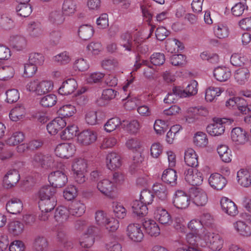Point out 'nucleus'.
I'll return each instance as SVG.
<instances>
[{
	"label": "nucleus",
	"mask_w": 251,
	"mask_h": 251,
	"mask_svg": "<svg viewBox=\"0 0 251 251\" xmlns=\"http://www.w3.org/2000/svg\"><path fill=\"white\" fill-rule=\"evenodd\" d=\"M208 182L213 188L217 190L223 189L227 183L226 178L218 173H214L211 175Z\"/></svg>",
	"instance_id": "nucleus-10"
},
{
	"label": "nucleus",
	"mask_w": 251,
	"mask_h": 251,
	"mask_svg": "<svg viewBox=\"0 0 251 251\" xmlns=\"http://www.w3.org/2000/svg\"><path fill=\"white\" fill-rule=\"evenodd\" d=\"M94 32L93 28L90 25H82L79 28L78 35L82 40H87L93 36Z\"/></svg>",
	"instance_id": "nucleus-38"
},
{
	"label": "nucleus",
	"mask_w": 251,
	"mask_h": 251,
	"mask_svg": "<svg viewBox=\"0 0 251 251\" xmlns=\"http://www.w3.org/2000/svg\"><path fill=\"white\" fill-rule=\"evenodd\" d=\"M94 241V235L84 234L80 241V245L83 248H89L92 246Z\"/></svg>",
	"instance_id": "nucleus-63"
},
{
	"label": "nucleus",
	"mask_w": 251,
	"mask_h": 251,
	"mask_svg": "<svg viewBox=\"0 0 251 251\" xmlns=\"http://www.w3.org/2000/svg\"><path fill=\"white\" fill-rule=\"evenodd\" d=\"M97 188L102 194L109 196L113 191L114 185L109 180L104 179L98 183Z\"/></svg>",
	"instance_id": "nucleus-27"
},
{
	"label": "nucleus",
	"mask_w": 251,
	"mask_h": 251,
	"mask_svg": "<svg viewBox=\"0 0 251 251\" xmlns=\"http://www.w3.org/2000/svg\"><path fill=\"white\" fill-rule=\"evenodd\" d=\"M184 160L185 163L192 168L198 165V156L192 149H188L185 152Z\"/></svg>",
	"instance_id": "nucleus-31"
},
{
	"label": "nucleus",
	"mask_w": 251,
	"mask_h": 251,
	"mask_svg": "<svg viewBox=\"0 0 251 251\" xmlns=\"http://www.w3.org/2000/svg\"><path fill=\"white\" fill-rule=\"evenodd\" d=\"M56 198H51L50 199H42L39 200L38 205L40 210L45 212H51L56 205Z\"/></svg>",
	"instance_id": "nucleus-20"
},
{
	"label": "nucleus",
	"mask_w": 251,
	"mask_h": 251,
	"mask_svg": "<svg viewBox=\"0 0 251 251\" xmlns=\"http://www.w3.org/2000/svg\"><path fill=\"white\" fill-rule=\"evenodd\" d=\"M214 76L219 81H227L231 76L229 69L225 67H218L214 70Z\"/></svg>",
	"instance_id": "nucleus-23"
},
{
	"label": "nucleus",
	"mask_w": 251,
	"mask_h": 251,
	"mask_svg": "<svg viewBox=\"0 0 251 251\" xmlns=\"http://www.w3.org/2000/svg\"><path fill=\"white\" fill-rule=\"evenodd\" d=\"M23 203L21 201L17 198L11 199L7 203L6 205L7 211L13 214L20 213L23 209Z\"/></svg>",
	"instance_id": "nucleus-21"
},
{
	"label": "nucleus",
	"mask_w": 251,
	"mask_h": 251,
	"mask_svg": "<svg viewBox=\"0 0 251 251\" xmlns=\"http://www.w3.org/2000/svg\"><path fill=\"white\" fill-rule=\"evenodd\" d=\"M185 93L182 91L180 87H174L173 89V92L168 93L167 97L164 99V101L166 103H174L178 98H183Z\"/></svg>",
	"instance_id": "nucleus-32"
},
{
	"label": "nucleus",
	"mask_w": 251,
	"mask_h": 251,
	"mask_svg": "<svg viewBox=\"0 0 251 251\" xmlns=\"http://www.w3.org/2000/svg\"><path fill=\"white\" fill-rule=\"evenodd\" d=\"M197 85L198 83L196 80H192L190 83L188 85L185 90L182 89V91L184 92L185 93L183 98L196 95L198 92Z\"/></svg>",
	"instance_id": "nucleus-57"
},
{
	"label": "nucleus",
	"mask_w": 251,
	"mask_h": 251,
	"mask_svg": "<svg viewBox=\"0 0 251 251\" xmlns=\"http://www.w3.org/2000/svg\"><path fill=\"white\" fill-rule=\"evenodd\" d=\"M76 4L73 0H64L62 5V11L65 15L74 14L76 11Z\"/></svg>",
	"instance_id": "nucleus-44"
},
{
	"label": "nucleus",
	"mask_w": 251,
	"mask_h": 251,
	"mask_svg": "<svg viewBox=\"0 0 251 251\" xmlns=\"http://www.w3.org/2000/svg\"><path fill=\"white\" fill-rule=\"evenodd\" d=\"M16 12L19 16L27 17L31 13V6L28 3L19 4L16 7Z\"/></svg>",
	"instance_id": "nucleus-48"
},
{
	"label": "nucleus",
	"mask_w": 251,
	"mask_h": 251,
	"mask_svg": "<svg viewBox=\"0 0 251 251\" xmlns=\"http://www.w3.org/2000/svg\"><path fill=\"white\" fill-rule=\"evenodd\" d=\"M33 247L35 251H47L49 247L48 241L45 237L37 235L34 239Z\"/></svg>",
	"instance_id": "nucleus-24"
},
{
	"label": "nucleus",
	"mask_w": 251,
	"mask_h": 251,
	"mask_svg": "<svg viewBox=\"0 0 251 251\" xmlns=\"http://www.w3.org/2000/svg\"><path fill=\"white\" fill-rule=\"evenodd\" d=\"M193 202L199 206L205 205L208 201V198L206 193L199 189H196L193 192Z\"/></svg>",
	"instance_id": "nucleus-16"
},
{
	"label": "nucleus",
	"mask_w": 251,
	"mask_h": 251,
	"mask_svg": "<svg viewBox=\"0 0 251 251\" xmlns=\"http://www.w3.org/2000/svg\"><path fill=\"white\" fill-rule=\"evenodd\" d=\"M127 234L128 237L133 241L141 242L144 238V234L138 224H130L127 227Z\"/></svg>",
	"instance_id": "nucleus-8"
},
{
	"label": "nucleus",
	"mask_w": 251,
	"mask_h": 251,
	"mask_svg": "<svg viewBox=\"0 0 251 251\" xmlns=\"http://www.w3.org/2000/svg\"><path fill=\"white\" fill-rule=\"evenodd\" d=\"M44 61V56L39 53H31L28 58V62L35 65L36 66H41Z\"/></svg>",
	"instance_id": "nucleus-56"
},
{
	"label": "nucleus",
	"mask_w": 251,
	"mask_h": 251,
	"mask_svg": "<svg viewBox=\"0 0 251 251\" xmlns=\"http://www.w3.org/2000/svg\"><path fill=\"white\" fill-rule=\"evenodd\" d=\"M221 94V90L219 88L209 87L205 92V100L207 101H212L217 96Z\"/></svg>",
	"instance_id": "nucleus-55"
},
{
	"label": "nucleus",
	"mask_w": 251,
	"mask_h": 251,
	"mask_svg": "<svg viewBox=\"0 0 251 251\" xmlns=\"http://www.w3.org/2000/svg\"><path fill=\"white\" fill-rule=\"evenodd\" d=\"M122 127L125 128L130 134H135L139 131L140 125L139 122L136 120H133L130 122L127 120H123Z\"/></svg>",
	"instance_id": "nucleus-36"
},
{
	"label": "nucleus",
	"mask_w": 251,
	"mask_h": 251,
	"mask_svg": "<svg viewBox=\"0 0 251 251\" xmlns=\"http://www.w3.org/2000/svg\"><path fill=\"white\" fill-rule=\"evenodd\" d=\"M150 59L151 63L153 65L160 66L163 65L165 62V57L163 53L156 52L151 55Z\"/></svg>",
	"instance_id": "nucleus-58"
},
{
	"label": "nucleus",
	"mask_w": 251,
	"mask_h": 251,
	"mask_svg": "<svg viewBox=\"0 0 251 251\" xmlns=\"http://www.w3.org/2000/svg\"><path fill=\"white\" fill-rule=\"evenodd\" d=\"M53 84L50 81H43L39 83L37 94L41 95L45 94L51 91Z\"/></svg>",
	"instance_id": "nucleus-54"
},
{
	"label": "nucleus",
	"mask_w": 251,
	"mask_h": 251,
	"mask_svg": "<svg viewBox=\"0 0 251 251\" xmlns=\"http://www.w3.org/2000/svg\"><path fill=\"white\" fill-rule=\"evenodd\" d=\"M250 72L246 68H240L234 73V78L237 82L240 84H244L250 77Z\"/></svg>",
	"instance_id": "nucleus-28"
},
{
	"label": "nucleus",
	"mask_w": 251,
	"mask_h": 251,
	"mask_svg": "<svg viewBox=\"0 0 251 251\" xmlns=\"http://www.w3.org/2000/svg\"><path fill=\"white\" fill-rule=\"evenodd\" d=\"M190 202V196L182 190H177L174 197L173 203L178 209H185L188 207Z\"/></svg>",
	"instance_id": "nucleus-4"
},
{
	"label": "nucleus",
	"mask_w": 251,
	"mask_h": 251,
	"mask_svg": "<svg viewBox=\"0 0 251 251\" xmlns=\"http://www.w3.org/2000/svg\"><path fill=\"white\" fill-rule=\"evenodd\" d=\"M10 44L13 49L17 50H21L25 48L26 41L24 37L16 36L11 38Z\"/></svg>",
	"instance_id": "nucleus-41"
},
{
	"label": "nucleus",
	"mask_w": 251,
	"mask_h": 251,
	"mask_svg": "<svg viewBox=\"0 0 251 251\" xmlns=\"http://www.w3.org/2000/svg\"><path fill=\"white\" fill-rule=\"evenodd\" d=\"M132 208L134 213L139 216H144L148 213L147 205L144 204L140 200H135L133 202Z\"/></svg>",
	"instance_id": "nucleus-39"
},
{
	"label": "nucleus",
	"mask_w": 251,
	"mask_h": 251,
	"mask_svg": "<svg viewBox=\"0 0 251 251\" xmlns=\"http://www.w3.org/2000/svg\"><path fill=\"white\" fill-rule=\"evenodd\" d=\"M162 180L172 186L176 185L177 175L176 171L172 169L165 170L162 175Z\"/></svg>",
	"instance_id": "nucleus-22"
},
{
	"label": "nucleus",
	"mask_w": 251,
	"mask_h": 251,
	"mask_svg": "<svg viewBox=\"0 0 251 251\" xmlns=\"http://www.w3.org/2000/svg\"><path fill=\"white\" fill-rule=\"evenodd\" d=\"M152 190L156 196L161 201H165L168 195V190L163 184L156 183L152 186Z\"/></svg>",
	"instance_id": "nucleus-26"
},
{
	"label": "nucleus",
	"mask_w": 251,
	"mask_h": 251,
	"mask_svg": "<svg viewBox=\"0 0 251 251\" xmlns=\"http://www.w3.org/2000/svg\"><path fill=\"white\" fill-rule=\"evenodd\" d=\"M14 75V69L9 66L0 68V80L6 81L13 77Z\"/></svg>",
	"instance_id": "nucleus-47"
},
{
	"label": "nucleus",
	"mask_w": 251,
	"mask_h": 251,
	"mask_svg": "<svg viewBox=\"0 0 251 251\" xmlns=\"http://www.w3.org/2000/svg\"><path fill=\"white\" fill-rule=\"evenodd\" d=\"M69 214L70 213L69 209L61 206L56 209L54 218L57 222L63 223L68 220Z\"/></svg>",
	"instance_id": "nucleus-34"
},
{
	"label": "nucleus",
	"mask_w": 251,
	"mask_h": 251,
	"mask_svg": "<svg viewBox=\"0 0 251 251\" xmlns=\"http://www.w3.org/2000/svg\"><path fill=\"white\" fill-rule=\"evenodd\" d=\"M33 163L44 169L53 168L57 167L56 162L53 156L50 154L36 153L32 158Z\"/></svg>",
	"instance_id": "nucleus-1"
},
{
	"label": "nucleus",
	"mask_w": 251,
	"mask_h": 251,
	"mask_svg": "<svg viewBox=\"0 0 251 251\" xmlns=\"http://www.w3.org/2000/svg\"><path fill=\"white\" fill-rule=\"evenodd\" d=\"M199 109L197 107H190L188 109V115L186 116V121L188 123L194 122L198 119Z\"/></svg>",
	"instance_id": "nucleus-62"
},
{
	"label": "nucleus",
	"mask_w": 251,
	"mask_h": 251,
	"mask_svg": "<svg viewBox=\"0 0 251 251\" xmlns=\"http://www.w3.org/2000/svg\"><path fill=\"white\" fill-rule=\"evenodd\" d=\"M56 189L51 186H45L42 187L38 192L39 200L42 199H50L55 198Z\"/></svg>",
	"instance_id": "nucleus-35"
},
{
	"label": "nucleus",
	"mask_w": 251,
	"mask_h": 251,
	"mask_svg": "<svg viewBox=\"0 0 251 251\" xmlns=\"http://www.w3.org/2000/svg\"><path fill=\"white\" fill-rule=\"evenodd\" d=\"M121 45L126 50L131 51L133 50V39L132 35L128 32L123 33L120 37Z\"/></svg>",
	"instance_id": "nucleus-33"
},
{
	"label": "nucleus",
	"mask_w": 251,
	"mask_h": 251,
	"mask_svg": "<svg viewBox=\"0 0 251 251\" xmlns=\"http://www.w3.org/2000/svg\"><path fill=\"white\" fill-rule=\"evenodd\" d=\"M194 143L198 147H204L208 144V139L206 134L198 132L194 137Z\"/></svg>",
	"instance_id": "nucleus-52"
},
{
	"label": "nucleus",
	"mask_w": 251,
	"mask_h": 251,
	"mask_svg": "<svg viewBox=\"0 0 251 251\" xmlns=\"http://www.w3.org/2000/svg\"><path fill=\"white\" fill-rule=\"evenodd\" d=\"M234 227L236 231L243 236H250L251 235V230L250 227L243 221L236 222L234 224Z\"/></svg>",
	"instance_id": "nucleus-42"
},
{
	"label": "nucleus",
	"mask_w": 251,
	"mask_h": 251,
	"mask_svg": "<svg viewBox=\"0 0 251 251\" xmlns=\"http://www.w3.org/2000/svg\"><path fill=\"white\" fill-rule=\"evenodd\" d=\"M6 101L8 103H12L16 102L19 99L18 91L15 89L7 90L6 92Z\"/></svg>",
	"instance_id": "nucleus-61"
},
{
	"label": "nucleus",
	"mask_w": 251,
	"mask_h": 251,
	"mask_svg": "<svg viewBox=\"0 0 251 251\" xmlns=\"http://www.w3.org/2000/svg\"><path fill=\"white\" fill-rule=\"evenodd\" d=\"M165 48L168 52L175 53L182 50L184 46L181 42L176 39H168L166 41Z\"/></svg>",
	"instance_id": "nucleus-25"
},
{
	"label": "nucleus",
	"mask_w": 251,
	"mask_h": 251,
	"mask_svg": "<svg viewBox=\"0 0 251 251\" xmlns=\"http://www.w3.org/2000/svg\"><path fill=\"white\" fill-rule=\"evenodd\" d=\"M143 226L146 232L151 236H156L160 233V228L158 225L153 220L146 221L143 223Z\"/></svg>",
	"instance_id": "nucleus-30"
},
{
	"label": "nucleus",
	"mask_w": 251,
	"mask_h": 251,
	"mask_svg": "<svg viewBox=\"0 0 251 251\" xmlns=\"http://www.w3.org/2000/svg\"><path fill=\"white\" fill-rule=\"evenodd\" d=\"M49 181L53 188H61L68 182L66 175L61 171L51 172L48 176Z\"/></svg>",
	"instance_id": "nucleus-3"
},
{
	"label": "nucleus",
	"mask_w": 251,
	"mask_h": 251,
	"mask_svg": "<svg viewBox=\"0 0 251 251\" xmlns=\"http://www.w3.org/2000/svg\"><path fill=\"white\" fill-rule=\"evenodd\" d=\"M213 123L209 125L206 127L207 132L212 136H217L223 134L225 127L224 124L227 122L226 119L215 117L213 119Z\"/></svg>",
	"instance_id": "nucleus-2"
},
{
	"label": "nucleus",
	"mask_w": 251,
	"mask_h": 251,
	"mask_svg": "<svg viewBox=\"0 0 251 251\" xmlns=\"http://www.w3.org/2000/svg\"><path fill=\"white\" fill-rule=\"evenodd\" d=\"M96 139V133L90 130H85L77 135V142L82 145H89L94 143Z\"/></svg>",
	"instance_id": "nucleus-9"
},
{
	"label": "nucleus",
	"mask_w": 251,
	"mask_h": 251,
	"mask_svg": "<svg viewBox=\"0 0 251 251\" xmlns=\"http://www.w3.org/2000/svg\"><path fill=\"white\" fill-rule=\"evenodd\" d=\"M20 178V174L17 170L9 171L3 177V185L6 188H10L17 183Z\"/></svg>",
	"instance_id": "nucleus-11"
},
{
	"label": "nucleus",
	"mask_w": 251,
	"mask_h": 251,
	"mask_svg": "<svg viewBox=\"0 0 251 251\" xmlns=\"http://www.w3.org/2000/svg\"><path fill=\"white\" fill-rule=\"evenodd\" d=\"M77 193L76 187L74 185H70L64 191L63 196L66 200L71 201L76 197Z\"/></svg>",
	"instance_id": "nucleus-60"
},
{
	"label": "nucleus",
	"mask_w": 251,
	"mask_h": 251,
	"mask_svg": "<svg viewBox=\"0 0 251 251\" xmlns=\"http://www.w3.org/2000/svg\"><path fill=\"white\" fill-rule=\"evenodd\" d=\"M123 124V121L121 122L118 118L115 117L109 119L104 126V129L107 132H110L114 131L119 126Z\"/></svg>",
	"instance_id": "nucleus-50"
},
{
	"label": "nucleus",
	"mask_w": 251,
	"mask_h": 251,
	"mask_svg": "<svg viewBox=\"0 0 251 251\" xmlns=\"http://www.w3.org/2000/svg\"><path fill=\"white\" fill-rule=\"evenodd\" d=\"M24 135L22 132H16L6 140V143L9 146H16L23 141Z\"/></svg>",
	"instance_id": "nucleus-53"
},
{
	"label": "nucleus",
	"mask_w": 251,
	"mask_h": 251,
	"mask_svg": "<svg viewBox=\"0 0 251 251\" xmlns=\"http://www.w3.org/2000/svg\"><path fill=\"white\" fill-rule=\"evenodd\" d=\"M77 132V127L75 125L68 126L60 134V137L63 140H70L73 139L76 135Z\"/></svg>",
	"instance_id": "nucleus-43"
},
{
	"label": "nucleus",
	"mask_w": 251,
	"mask_h": 251,
	"mask_svg": "<svg viewBox=\"0 0 251 251\" xmlns=\"http://www.w3.org/2000/svg\"><path fill=\"white\" fill-rule=\"evenodd\" d=\"M64 15L62 11L54 10L50 13L49 19L52 24L59 25L62 24L65 20Z\"/></svg>",
	"instance_id": "nucleus-46"
},
{
	"label": "nucleus",
	"mask_w": 251,
	"mask_h": 251,
	"mask_svg": "<svg viewBox=\"0 0 251 251\" xmlns=\"http://www.w3.org/2000/svg\"><path fill=\"white\" fill-rule=\"evenodd\" d=\"M25 114V108L23 105L16 106L13 108L9 113L10 119L15 122L23 119Z\"/></svg>",
	"instance_id": "nucleus-37"
},
{
	"label": "nucleus",
	"mask_w": 251,
	"mask_h": 251,
	"mask_svg": "<svg viewBox=\"0 0 251 251\" xmlns=\"http://www.w3.org/2000/svg\"><path fill=\"white\" fill-rule=\"evenodd\" d=\"M153 198V194L149 190H145L141 192L140 201L146 205L151 204Z\"/></svg>",
	"instance_id": "nucleus-59"
},
{
	"label": "nucleus",
	"mask_w": 251,
	"mask_h": 251,
	"mask_svg": "<svg viewBox=\"0 0 251 251\" xmlns=\"http://www.w3.org/2000/svg\"><path fill=\"white\" fill-rule=\"evenodd\" d=\"M221 205L223 210L231 216H235L238 213L236 205L227 198H222L221 200Z\"/></svg>",
	"instance_id": "nucleus-13"
},
{
	"label": "nucleus",
	"mask_w": 251,
	"mask_h": 251,
	"mask_svg": "<svg viewBox=\"0 0 251 251\" xmlns=\"http://www.w3.org/2000/svg\"><path fill=\"white\" fill-rule=\"evenodd\" d=\"M8 229L9 232L13 235H19L23 232L24 225L20 221H12L8 224Z\"/></svg>",
	"instance_id": "nucleus-40"
},
{
	"label": "nucleus",
	"mask_w": 251,
	"mask_h": 251,
	"mask_svg": "<svg viewBox=\"0 0 251 251\" xmlns=\"http://www.w3.org/2000/svg\"><path fill=\"white\" fill-rule=\"evenodd\" d=\"M238 183L242 186L248 187L251 184V174L247 170L240 169L237 173Z\"/></svg>",
	"instance_id": "nucleus-19"
},
{
	"label": "nucleus",
	"mask_w": 251,
	"mask_h": 251,
	"mask_svg": "<svg viewBox=\"0 0 251 251\" xmlns=\"http://www.w3.org/2000/svg\"><path fill=\"white\" fill-rule=\"evenodd\" d=\"M87 168V162L83 158L75 159L72 164V169L74 172H86Z\"/></svg>",
	"instance_id": "nucleus-45"
},
{
	"label": "nucleus",
	"mask_w": 251,
	"mask_h": 251,
	"mask_svg": "<svg viewBox=\"0 0 251 251\" xmlns=\"http://www.w3.org/2000/svg\"><path fill=\"white\" fill-rule=\"evenodd\" d=\"M66 125V123L63 118H57L47 125V129L50 134L55 135Z\"/></svg>",
	"instance_id": "nucleus-15"
},
{
	"label": "nucleus",
	"mask_w": 251,
	"mask_h": 251,
	"mask_svg": "<svg viewBox=\"0 0 251 251\" xmlns=\"http://www.w3.org/2000/svg\"><path fill=\"white\" fill-rule=\"evenodd\" d=\"M184 175L185 180L192 186L200 185L203 181L202 174L192 168L186 170Z\"/></svg>",
	"instance_id": "nucleus-5"
},
{
	"label": "nucleus",
	"mask_w": 251,
	"mask_h": 251,
	"mask_svg": "<svg viewBox=\"0 0 251 251\" xmlns=\"http://www.w3.org/2000/svg\"><path fill=\"white\" fill-rule=\"evenodd\" d=\"M77 87L76 81L74 78H69L62 83L58 89L61 95H68L73 93Z\"/></svg>",
	"instance_id": "nucleus-14"
},
{
	"label": "nucleus",
	"mask_w": 251,
	"mask_h": 251,
	"mask_svg": "<svg viewBox=\"0 0 251 251\" xmlns=\"http://www.w3.org/2000/svg\"><path fill=\"white\" fill-rule=\"evenodd\" d=\"M231 138L236 145H243L248 141L246 131L239 127L233 128L231 132Z\"/></svg>",
	"instance_id": "nucleus-12"
},
{
	"label": "nucleus",
	"mask_w": 251,
	"mask_h": 251,
	"mask_svg": "<svg viewBox=\"0 0 251 251\" xmlns=\"http://www.w3.org/2000/svg\"><path fill=\"white\" fill-rule=\"evenodd\" d=\"M204 240L208 244L209 248L213 251H220L223 246V240L218 234L207 232L205 233Z\"/></svg>",
	"instance_id": "nucleus-6"
},
{
	"label": "nucleus",
	"mask_w": 251,
	"mask_h": 251,
	"mask_svg": "<svg viewBox=\"0 0 251 251\" xmlns=\"http://www.w3.org/2000/svg\"><path fill=\"white\" fill-rule=\"evenodd\" d=\"M70 214L73 216L80 217L85 212L84 204L79 201H73L69 209Z\"/></svg>",
	"instance_id": "nucleus-29"
},
{
	"label": "nucleus",
	"mask_w": 251,
	"mask_h": 251,
	"mask_svg": "<svg viewBox=\"0 0 251 251\" xmlns=\"http://www.w3.org/2000/svg\"><path fill=\"white\" fill-rule=\"evenodd\" d=\"M154 217L162 225L167 226L172 223L170 215L165 209L158 208L156 210Z\"/></svg>",
	"instance_id": "nucleus-18"
},
{
	"label": "nucleus",
	"mask_w": 251,
	"mask_h": 251,
	"mask_svg": "<svg viewBox=\"0 0 251 251\" xmlns=\"http://www.w3.org/2000/svg\"><path fill=\"white\" fill-rule=\"evenodd\" d=\"M106 165L110 170L119 168L122 164L120 156L116 152L108 153L106 158Z\"/></svg>",
	"instance_id": "nucleus-17"
},
{
	"label": "nucleus",
	"mask_w": 251,
	"mask_h": 251,
	"mask_svg": "<svg viewBox=\"0 0 251 251\" xmlns=\"http://www.w3.org/2000/svg\"><path fill=\"white\" fill-rule=\"evenodd\" d=\"M75 107L71 104L63 105L59 108L57 113L63 118L72 116L75 111Z\"/></svg>",
	"instance_id": "nucleus-51"
},
{
	"label": "nucleus",
	"mask_w": 251,
	"mask_h": 251,
	"mask_svg": "<svg viewBox=\"0 0 251 251\" xmlns=\"http://www.w3.org/2000/svg\"><path fill=\"white\" fill-rule=\"evenodd\" d=\"M186 59L183 54H174L171 57V63L174 66H182L186 63Z\"/></svg>",
	"instance_id": "nucleus-64"
},
{
	"label": "nucleus",
	"mask_w": 251,
	"mask_h": 251,
	"mask_svg": "<svg viewBox=\"0 0 251 251\" xmlns=\"http://www.w3.org/2000/svg\"><path fill=\"white\" fill-rule=\"evenodd\" d=\"M75 151L74 145L69 143H63L58 145L55 152L57 156L61 158H69L73 156Z\"/></svg>",
	"instance_id": "nucleus-7"
},
{
	"label": "nucleus",
	"mask_w": 251,
	"mask_h": 251,
	"mask_svg": "<svg viewBox=\"0 0 251 251\" xmlns=\"http://www.w3.org/2000/svg\"><path fill=\"white\" fill-rule=\"evenodd\" d=\"M57 97L54 94H49L42 97L40 101L41 105L44 107H50L55 104Z\"/></svg>",
	"instance_id": "nucleus-49"
}]
</instances>
